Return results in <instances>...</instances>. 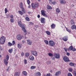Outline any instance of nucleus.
I'll list each match as a JSON object with an SVG mask.
<instances>
[{"instance_id": "f257e3e1", "label": "nucleus", "mask_w": 76, "mask_h": 76, "mask_svg": "<svg viewBox=\"0 0 76 76\" xmlns=\"http://www.w3.org/2000/svg\"><path fill=\"white\" fill-rule=\"evenodd\" d=\"M18 23L20 26L22 28V30L24 33H25V35H26V30L25 29V26L23 25L22 24V23L21 21H19L18 22Z\"/></svg>"}, {"instance_id": "f03ea898", "label": "nucleus", "mask_w": 76, "mask_h": 76, "mask_svg": "<svg viewBox=\"0 0 76 76\" xmlns=\"http://www.w3.org/2000/svg\"><path fill=\"white\" fill-rule=\"evenodd\" d=\"M6 38L4 36H3L0 39V43L1 44H3L5 42Z\"/></svg>"}, {"instance_id": "7ed1b4c3", "label": "nucleus", "mask_w": 76, "mask_h": 76, "mask_svg": "<svg viewBox=\"0 0 76 76\" xmlns=\"http://www.w3.org/2000/svg\"><path fill=\"white\" fill-rule=\"evenodd\" d=\"M49 44L50 46L53 47V46L56 44V43L54 42L53 40H50L49 41Z\"/></svg>"}, {"instance_id": "20e7f679", "label": "nucleus", "mask_w": 76, "mask_h": 76, "mask_svg": "<svg viewBox=\"0 0 76 76\" xmlns=\"http://www.w3.org/2000/svg\"><path fill=\"white\" fill-rule=\"evenodd\" d=\"M68 50H69V51H71V50H72V51H75L76 50V49L75 48L73 49V47L72 46H71L69 47L68 49Z\"/></svg>"}, {"instance_id": "39448f33", "label": "nucleus", "mask_w": 76, "mask_h": 76, "mask_svg": "<svg viewBox=\"0 0 76 76\" xmlns=\"http://www.w3.org/2000/svg\"><path fill=\"white\" fill-rule=\"evenodd\" d=\"M63 60L64 61H65V62H67V61H69V58L66 56H64L63 58Z\"/></svg>"}, {"instance_id": "423d86ee", "label": "nucleus", "mask_w": 76, "mask_h": 76, "mask_svg": "<svg viewBox=\"0 0 76 76\" xmlns=\"http://www.w3.org/2000/svg\"><path fill=\"white\" fill-rule=\"evenodd\" d=\"M54 56L56 58H60V54L58 53H55Z\"/></svg>"}, {"instance_id": "0eeeda50", "label": "nucleus", "mask_w": 76, "mask_h": 76, "mask_svg": "<svg viewBox=\"0 0 76 76\" xmlns=\"http://www.w3.org/2000/svg\"><path fill=\"white\" fill-rule=\"evenodd\" d=\"M22 12L20 11H18V13L20 15H22L24 13H25V10H23V9H22Z\"/></svg>"}, {"instance_id": "6e6552de", "label": "nucleus", "mask_w": 76, "mask_h": 76, "mask_svg": "<svg viewBox=\"0 0 76 76\" xmlns=\"http://www.w3.org/2000/svg\"><path fill=\"white\" fill-rule=\"evenodd\" d=\"M27 44L29 45H32V41L31 40L28 39L27 40Z\"/></svg>"}, {"instance_id": "1a4fd4ad", "label": "nucleus", "mask_w": 76, "mask_h": 76, "mask_svg": "<svg viewBox=\"0 0 76 76\" xmlns=\"http://www.w3.org/2000/svg\"><path fill=\"white\" fill-rule=\"evenodd\" d=\"M45 19L44 18H41L40 19V21L42 23H45Z\"/></svg>"}, {"instance_id": "9d476101", "label": "nucleus", "mask_w": 76, "mask_h": 76, "mask_svg": "<svg viewBox=\"0 0 76 76\" xmlns=\"http://www.w3.org/2000/svg\"><path fill=\"white\" fill-rule=\"evenodd\" d=\"M17 38L18 40H20L22 38V37L20 35H18L17 36Z\"/></svg>"}, {"instance_id": "9b49d317", "label": "nucleus", "mask_w": 76, "mask_h": 76, "mask_svg": "<svg viewBox=\"0 0 76 76\" xmlns=\"http://www.w3.org/2000/svg\"><path fill=\"white\" fill-rule=\"evenodd\" d=\"M20 5L21 9H23V10H25V9H24V8H23V3H22V2L20 3Z\"/></svg>"}, {"instance_id": "f8f14e48", "label": "nucleus", "mask_w": 76, "mask_h": 76, "mask_svg": "<svg viewBox=\"0 0 76 76\" xmlns=\"http://www.w3.org/2000/svg\"><path fill=\"white\" fill-rule=\"evenodd\" d=\"M61 74V72L58 71L57 72L55 73V76H58Z\"/></svg>"}, {"instance_id": "ddd939ff", "label": "nucleus", "mask_w": 76, "mask_h": 76, "mask_svg": "<svg viewBox=\"0 0 76 76\" xmlns=\"http://www.w3.org/2000/svg\"><path fill=\"white\" fill-rule=\"evenodd\" d=\"M60 2L61 4H66V2L64 0H60Z\"/></svg>"}, {"instance_id": "4468645a", "label": "nucleus", "mask_w": 76, "mask_h": 76, "mask_svg": "<svg viewBox=\"0 0 76 76\" xmlns=\"http://www.w3.org/2000/svg\"><path fill=\"white\" fill-rule=\"evenodd\" d=\"M41 14L43 16H44L45 14V12L44 10H42L41 11Z\"/></svg>"}, {"instance_id": "2eb2a0df", "label": "nucleus", "mask_w": 76, "mask_h": 76, "mask_svg": "<svg viewBox=\"0 0 76 76\" xmlns=\"http://www.w3.org/2000/svg\"><path fill=\"white\" fill-rule=\"evenodd\" d=\"M29 58L30 60H34V57L32 56L31 55L29 56Z\"/></svg>"}, {"instance_id": "dca6fc26", "label": "nucleus", "mask_w": 76, "mask_h": 76, "mask_svg": "<svg viewBox=\"0 0 76 76\" xmlns=\"http://www.w3.org/2000/svg\"><path fill=\"white\" fill-rule=\"evenodd\" d=\"M51 27L52 29H54V28H55V27H56V25L54 24L53 23L51 25Z\"/></svg>"}, {"instance_id": "f3484780", "label": "nucleus", "mask_w": 76, "mask_h": 76, "mask_svg": "<svg viewBox=\"0 0 76 76\" xmlns=\"http://www.w3.org/2000/svg\"><path fill=\"white\" fill-rule=\"evenodd\" d=\"M62 40H63V41H67V40H68V39L66 38V37H64L62 38Z\"/></svg>"}, {"instance_id": "a211bd4d", "label": "nucleus", "mask_w": 76, "mask_h": 76, "mask_svg": "<svg viewBox=\"0 0 76 76\" xmlns=\"http://www.w3.org/2000/svg\"><path fill=\"white\" fill-rule=\"evenodd\" d=\"M4 63L6 65H7V64H8L7 61V60L5 59H4Z\"/></svg>"}, {"instance_id": "6ab92c4d", "label": "nucleus", "mask_w": 76, "mask_h": 76, "mask_svg": "<svg viewBox=\"0 0 76 76\" xmlns=\"http://www.w3.org/2000/svg\"><path fill=\"white\" fill-rule=\"evenodd\" d=\"M69 64L71 66H74L75 64L73 62H70Z\"/></svg>"}, {"instance_id": "aec40b11", "label": "nucleus", "mask_w": 76, "mask_h": 76, "mask_svg": "<svg viewBox=\"0 0 76 76\" xmlns=\"http://www.w3.org/2000/svg\"><path fill=\"white\" fill-rule=\"evenodd\" d=\"M31 6L33 9H35V5L34 3L31 4Z\"/></svg>"}, {"instance_id": "412c9836", "label": "nucleus", "mask_w": 76, "mask_h": 76, "mask_svg": "<svg viewBox=\"0 0 76 76\" xmlns=\"http://www.w3.org/2000/svg\"><path fill=\"white\" fill-rule=\"evenodd\" d=\"M36 75L37 76H41V73L39 72H37V73H36Z\"/></svg>"}, {"instance_id": "4be33fe9", "label": "nucleus", "mask_w": 76, "mask_h": 76, "mask_svg": "<svg viewBox=\"0 0 76 76\" xmlns=\"http://www.w3.org/2000/svg\"><path fill=\"white\" fill-rule=\"evenodd\" d=\"M76 28V26L75 25H73L71 27L72 29H75Z\"/></svg>"}, {"instance_id": "5701e85b", "label": "nucleus", "mask_w": 76, "mask_h": 76, "mask_svg": "<svg viewBox=\"0 0 76 76\" xmlns=\"http://www.w3.org/2000/svg\"><path fill=\"white\" fill-rule=\"evenodd\" d=\"M14 75H16V76H19V75H20V72H16Z\"/></svg>"}, {"instance_id": "b1692460", "label": "nucleus", "mask_w": 76, "mask_h": 76, "mask_svg": "<svg viewBox=\"0 0 76 76\" xmlns=\"http://www.w3.org/2000/svg\"><path fill=\"white\" fill-rule=\"evenodd\" d=\"M47 8L48 9H52V8L49 5H47Z\"/></svg>"}, {"instance_id": "393cba45", "label": "nucleus", "mask_w": 76, "mask_h": 76, "mask_svg": "<svg viewBox=\"0 0 76 76\" xmlns=\"http://www.w3.org/2000/svg\"><path fill=\"white\" fill-rule=\"evenodd\" d=\"M22 46V45L21 44H18V47L19 48H21Z\"/></svg>"}, {"instance_id": "a878e982", "label": "nucleus", "mask_w": 76, "mask_h": 76, "mask_svg": "<svg viewBox=\"0 0 76 76\" xmlns=\"http://www.w3.org/2000/svg\"><path fill=\"white\" fill-rule=\"evenodd\" d=\"M25 56H26V57H28L29 56V54L28 53H26Z\"/></svg>"}, {"instance_id": "bb28decb", "label": "nucleus", "mask_w": 76, "mask_h": 76, "mask_svg": "<svg viewBox=\"0 0 76 76\" xmlns=\"http://www.w3.org/2000/svg\"><path fill=\"white\" fill-rule=\"evenodd\" d=\"M71 25H73V24H75V22L73 21V20H71Z\"/></svg>"}, {"instance_id": "cd10ccee", "label": "nucleus", "mask_w": 76, "mask_h": 76, "mask_svg": "<svg viewBox=\"0 0 76 76\" xmlns=\"http://www.w3.org/2000/svg\"><path fill=\"white\" fill-rule=\"evenodd\" d=\"M8 51L9 52H10V53H12V52H13V49H9L8 50Z\"/></svg>"}, {"instance_id": "c85d7f7f", "label": "nucleus", "mask_w": 76, "mask_h": 76, "mask_svg": "<svg viewBox=\"0 0 76 76\" xmlns=\"http://www.w3.org/2000/svg\"><path fill=\"white\" fill-rule=\"evenodd\" d=\"M23 73L25 75V76H26V75H27V73L26 71H23Z\"/></svg>"}, {"instance_id": "c756f323", "label": "nucleus", "mask_w": 76, "mask_h": 76, "mask_svg": "<svg viewBox=\"0 0 76 76\" xmlns=\"http://www.w3.org/2000/svg\"><path fill=\"white\" fill-rule=\"evenodd\" d=\"M6 59L7 61H8L9 60V55H7L6 56Z\"/></svg>"}, {"instance_id": "7c9ffc66", "label": "nucleus", "mask_w": 76, "mask_h": 76, "mask_svg": "<svg viewBox=\"0 0 76 76\" xmlns=\"http://www.w3.org/2000/svg\"><path fill=\"white\" fill-rule=\"evenodd\" d=\"M46 33L48 35H50V31H46Z\"/></svg>"}, {"instance_id": "2f4dec72", "label": "nucleus", "mask_w": 76, "mask_h": 76, "mask_svg": "<svg viewBox=\"0 0 76 76\" xmlns=\"http://www.w3.org/2000/svg\"><path fill=\"white\" fill-rule=\"evenodd\" d=\"M44 42H45L46 44L48 45V41L47 40H44Z\"/></svg>"}, {"instance_id": "473e14b6", "label": "nucleus", "mask_w": 76, "mask_h": 76, "mask_svg": "<svg viewBox=\"0 0 76 76\" xmlns=\"http://www.w3.org/2000/svg\"><path fill=\"white\" fill-rule=\"evenodd\" d=\"M37 54L38 53H37V51H35L34 53V54H33V55H34V56H37Z\"/></svg>"}, {"instance_id": "72a5a7b5", "label": "nucleus", "mask_w": 76, "mask_h": 76, "mask_svg": "<svg viewBox=\"0 0 76 76\" xmlns=\"http://www.w3.org/2000/svg\"><path fill=\"white\" fill-rule=\"evenodd\" d=\"M67 76H73L72 75V74L70 72H69L67 74Z\"/></svg>"}, {"instance_id": "f704fd0d", "label": "nucleus", "mask_w": 76, "mask_h": 76, "mask_svg": "<svg viewBox=\"0 0 76 76\" xmlns=\"http://www.w3.org/2000/svg\"><path fill=\"white\" fill-rule=\"evenodd\" d=\"M48 55L50 57H52V56H53V54H52V53H50L48 54Z\"/></svg>"}, {"instance_id": "c9c22d12", "label": "nucleus", "mask_w": 76, "mask_h": 76, "mask_svg": "<svg viewBox=\"0 0 76 76\" xmlns=\"http://www.w3.org/2000/svg\"><path fill=\"white\" fill-rule=\"evenodd\" d=\"M8 46H10V47H11V46H12V44L10 42H9L8 44Z\"/></svg>"}, {"instance_id": "e433bc0d", "label": "nucleus", "mask_w": 76, "mask_h": 76, "mask_svg": "<svg viewBox=\"0 0 76 76\" xmlns=\"http://www.w3.org/2000/svg\"><path fill=\"white\" fill-rule=\"evenodd\" d=\"M26 20H27V21H29V18L28 17H26Z\"/></svg>"}, {"instance_id": "4c0bfd02", "label": "nucleus", "mask_w": 76, "mask_h": 76, "mask_svg": "<svg viewBox=\"0 0 76 76\" xmlns=\"http://www.w3.org/2000/svg\"><path fill=\"white\" fill-rule=\"evenodd\" d=\"M36 67V66H31V69H35Z\"/></svg>"}, {"instance_id": "58836bf2", "label": "nucleus", "mask_w": 76, "mask_h": 76, "mask_svg": "<svg viewBox=\"0 0 76 76\" xmlns=\"http://www.w3.org/2000/svg\"><path fill=\"white\" fill-rule=\"evenodd\" d=\"M56 12H57L58 13H59L60 12V9H59V8H57V9H56Z\"/></svg>"}, {"instance_id": "ea45409f", "label": "nucleus", "mask_w": 76, "mask_h": 76, "mask_svg": "<svg viewBox=\"0 0 76 76\" xmlns=\"http://www.w3.org/2000/svg\"><path fill=\"white\" fill-rule=\"evenodd\" d=\"M24 63L25 64H27V61L26 59L24 60Z\"/></svg>"}, {"instance_id": "a19ab883", "label": "nucleus", "mask_w": 76, "mask_h": 76, "mask_svg": "<svg viewBox=\"0 0 76 76\" xmlns=\"http://www.w3.org/2000/svg\"><path fill=\"white\" fill-rule=\"evenodd\" d=\"M69 72H72V71H73V69H72V68H69Z\"/></svg>"}, {"instance_id": "79ce46f5", "label": "nucleus", "mask_w": 76, "mask_h": 76, "mask_svg": "<svg viewBox=\"0 0 76 76\" xmlns=\"http://www.w3.org/2000/svg\"><path fill=\"white\" fill-rule=\"evenodd\" d=\"M35 7H38V4H35Z\"/></svg>"}, {"instance_id": "37998d69", "label": "nucleus", "mask_w": 76, "mask_h": 76, "mask_svg": "<svg viewBox=\"0 0 76 76\" xmlns=\"http://www.w3.org/2000/svg\"><path fill=\"white\" fill-rule=\"evenodd\" d=\"M35 51L31 50V54L34 55V53H35Z\"/></svg>"}, {"instance_id": "c03bdc74", "label": "nucleus", "mask_w": 76, "mask_h": 76, "mask_svg": "<svg viewBox=\"0 0 76 76\" xmlns=\"http://www.w3.org/2000/svg\"><path fill=\"white\" fill-rule=\"evenodd\" d=\"M74 75L75 76H76V72L75 71H74L73 72Z\"/></svg>"}, {"instance_id": "a18cd8bd", "label": "nucleus", "mask_w": 76, "mask_h": 76, "mask_svg": "<svg viewBox=\"0 0 76 76\" xmlns=\"http://www.w3.org/2000/svg\"><path fill=\"white\" fill-rule=\"evenodd\" d=\"M49 2L50 4H52V0H49Z\"/></svg>"}, {"instance_id": "49530a36", "label": "nucleus", "mask_w": 76, "mask_h": 76, "mask_svg": "<svg viewBox=\"0 0 76 76\" xmlns=\"http://www.w3.org/2000/svg\"><path fill=\"white\" fill-rule=\"evenodd\" d=\"M5 13H7V12H8V11L7 10V9L6 8H5Z\"/></svg>"}, {"instance_id": "de8ad7c7", "label": "nucleus", "mask_w": 76, "mask_h": 76, "mask_svg": "<svg viewBox=\"0 0 76 76\" xmlns=\"http://www.w3.org/2000/svg\"><path fill=\"white\" fill-rule=\"evenodd\" d=\"M64 50L66 52V53H67V48H64Z\"/></svg>"}, {"instance_id": "09e8293b", "label": "nucleus", "mask_w": 76, "mask_h": 76, "mask_svg": "<svg viewBox=\"0 0 76 76\" xmlns=\"http://www.w3.org/2000/svg\"><path fill=\"white\" fill-rule=\"evenodd\" d=\"M27 2L28 4L29 5V4H30V1H29V0H27Z\"/></svg>"}, {"instance_id": "8fccbe9b", "label": "nucleus", "mask_w": 76, "mask_h": 76, "mask_svg": "<svg viewBox=\"0 0 76 76\" xmlns=\"http://www.w3.org/2000/svg\"><path fill=\"white\" fill-rule=\"evenodd\" d=\"M10 22L12 23H13V18H11L10 19Z\"/></svg>"}, {"instance_id": "3c124183", "label": "nucleus", "mask_w": 76, "mask_h": 76, "mask_svg": "<svg viewBox=\"0 0 76 76\" xmlns=\"http://www.w3.org/2000/svg\"><path fill=\"white\" fill-rule=\"evenodd\" d=\"M10 18H11V19H13V15H11L10 16Z\"/></svg>"}, {"instance_id": "603ef678", "label": "nucleus", "mask_w": 76, "mask_h": 76, "mask_svg": "<svg viewBox=\"0 0 76 76\" xmlns=\"http://www.w3.org/2000/svg\"><path fill=\"white\" fill-rule=\"evenodd\" d=\"M66 55L67 56H70V53L69 52L66 53Z\"/></svg>"}, {"instance_id": "864d4df0", "label": "nucleus", "mask_w": 76, "mask_h": 76, "mask_svg": "<svg viewBox=\"0 0 76 76\" xmlns=\"http://www.w3.org/2000/svg\"><path fill=\"white\" fill-rule=\"evenodd\" d=\"M10 66H8V69H6L7 71H8V70H9V69H10Z\"/></svg>"}, {"instance_id": "5fc2aeb1", "label": "nucleus", "mask_w": 76, "mask_h": 76, "mask_svg": "<svg viewBox=\"0 0 76 76\" xmlns=\"http://www.w3.org/2000/svg\"><path fill=\"white\" fill-rule=\"evenodd\" d=\"M46 76H50V74H47V75Z\"/></svg>"}, {"instance_id": "6e6d98bb", "label": "nucleus", "mask_w": 76, "mask_h": 76, "mask_svg": "<svg viewBox=\"0 0 76 76\" xmlns=\"http://www.w3.org/2000/svg\"><path fill=\"white\" fill-rule=\"evenodd\" d=\"M30 25H33V24H34V23L32 22H30Z\"/></svg>"}, {"instance_id": "4d7b16f0", "label": "nucleus", "mask_w": 76, "mask_h": 76, "mask_svg": "<svg viewBox=\"0 0 76 76\" xmlns=\"http://www.w3.org/2000/svg\"><path fill=\"white\" fill-rule=\"evenodd\" d=\"M15 44V41H12V44H13V45H14Z\"/></svg>"}, {"instance_id": "13d9d810", "label": "nucleus", "mask_w": 76, "mask_h": 76, "mask_svg": "<svg viewBox=\"0 0 76 76\" xmlns=\"http://www.w3.org/2000/svg\"><path fill=\"white\" fill-rule=\"evenodd\" d=\"M66 30L67 31H68V32H70V30L69 29H66Z\"/></svg>"}, {"instance_id": "bf43d9fd", "label": "nucleus", "mask_w": 76, "mask_h": 76, "mask_svg": "<svg viewBox=\"0 0 76 76\" xmlns=\"http://www.w3.org/2000/svg\"><path fill=\"white\" fill-rule=\"evenodd\" d=\"M21 55H22V56H24V53H23V52H22L21 53Z\"/></svg>"}, {"instance_id": "052dcab7", "label": "nucleus", "mask_w": 76, "mask_h": 76, "mask_svg": "<svg viewBox=\"0 0 76 76\" xmlns=\"http://www.w3.org/2000/svg\"><path fill=\"white\" fill-rule=\"evenodd\" d=\"M43 16H45V17H46V18H47L48 17V16L47 15H46V14H45V15H43Z\"/></svg>"}, {"instance_id": "680f3d73", "label": "nucleus", "mask_w": 76, "mask_h": 76, "mask_svg": "<svg viewBox=\"0 0 76 76\" xmlns=\"http://www.w3.org/2000/svg\"><path fill=\"white\" fill-rule=\"evenodd\" d=\"M2 50V48L1 47V46H0V51H1Z\"/></svg>"}, {"instance_id": "e2e57ef3", "label": "nucleus", "mask_w": 76, "mask_h": 76, "mask_svg": "<svg viewBox=\"0 0 76 76\" xmlns=\"http://www.w3.org/2000/svg\"><path fill=\"white\" fill-rule=\"evenodd\" d=\"M37 17L38 18H40V15H37Z\"/></svg>"}, {"instance_id": "0e129e2a", "label": "nucleus", "mask_w": 76, "mask_h": 76, "mask_svg": "<svg viewBox=\"0 0 76 76\" xmlns=\"http://www.w3.org/2000/svg\"><path fill=\"white\" fill-rule=\"evenodd\" d=\"M52 60H55V58H54V57H53V58H52Z\"/></svg>"}, {"instance_id": "69168bd1", "label": "nucleus", "mask_w": 76, "mask_h": 76, "mask_svg": "<svg viewBox=\"0 0 76 76\" xmlns=\"http://www.w3.org/2000/svg\"><path fill=\"white\" fill-rule=\"evenodd\" d=\"M22 43H23V44H24V43H25V41L23 40V41H22Z\"/></svg>"}, {"instance_id": "338daca9", "label": "nucleus", "mask_w": 76, "mask_h": 76, "mask_svg": "<svg viewBox=\"0 0 76 76\" xmlns=\"http://www.w3.org/2000/svg\"><path fill=\"white\" fill-rule=\"evenodd\" d=\"M52 4H55V2L54 1L53 2Z\"/></svg>"}, {"instance_id": "774afa93", "label": "nucleus", "mask_w": 76, "mask_h": 76, "mask_svg": "<svg viewBox=\"0 0 76 76\" xmlns=\"http://www.w3.org/2000/svg\"><path fill=\"white\" fill-rule=\"evenodd\" d=\"M28 8H31V5H29V6H28Z\"/></svg>"}]
</instances>
